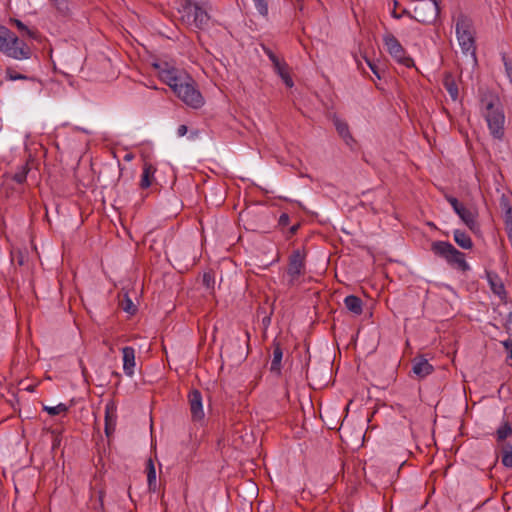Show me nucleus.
<instances>
[{
  "label": "nucleus",
  "mask_w": 512,
  "mask_h": 512,
  "mask_svg": "<svg viewBox=\"0 0 512 512\" xmlns=\"http://www.w3.org/2000/svg\"><path fill=\"white\" fill-rule=\"evenodd\" d=\"M270 59L273 62L274 68L279 76L282 78L287 87L293 86V81L290 78L286 66L281 63L274 55H270Z\"/></svg>",
  "instance_id": "obj_15"
},
{
  "label": "nucleus",
  "mask_w": 512,
  "mask_h": 512,
  "mask_svg": "<svg viewBox=\"0 0 512 512\" xmlns=\"http://www.w3.org/2000/svg\"><path fill=\"white\" fill-rule=\"evenodd\" d=\"M487 277L493 292L501 296L504 293L503 284L500 282L496 275H492L489 273Z\"/></svg>",
  "instance_id": "obj_23"
},
{
  "label": "nucleus",
  "mask_w": 512,
  "mask_h": 512,
  "mask_svg": "<svg viewBox=\"0 0 512 512\" xmlns=\"http://www.w3.org/2000/svg\"><path fill=\"white\" fill-rule=\"evenodd\" d=\"M287 220H288V216H287V215H285V214L281 215V217H280V221H281L282 223H286V222H287Z\"/></svg>",
  "instance_id": "obj_35"
},
{
  "label": "nucleus",
  "mask_w": 512,
  "mask_h": 512,
  "mask_svg": "<svg viewBox=\"0 0 512 512\" xmlns=\"http://www.w3.org/2000/svg\"><path fill=\"white\" fill-rule=\"evenodd\" d=\"M253 2L257 11L262 16H266L268 14V4L266 0H253Z\"/></svg>",
  "instance_id": "obj_28"
},
{
  "label": "nucleus",
  "mask_w": 512,
  "mask_h": 512,
  "mask_svg": "<svg viewBox=\"0 0 512 512\" xmlns=\"http://www.w3.org/2000/svg\"><path fill=\"white\" fill-rule=\"evenodd\" d=\"M146 471H147V482L148 487L151 491H156L157 489V476H156V469L154 466V463L152 459H149L147 461L146 465Z\"/></svg>",
  "instance_id": "obj_18"
},
{
  "label": "nucleus",
  "mask_w": 512,
  "mask_h": 512,
  "mask_svg": "<svg viewBox=\"0 0 512 512\" xmlns=\"http://www.w3.org/2000/svg\"><path fill=\"white\" fill-rule=\"evenodd\" d=\"M502 463L506 467H512V445L505 444L502 450Z\"/></svg>",
  "instance_id": "obj_24"
},
{
  "label": "nucleus",
  "mask_w": 512,
  "mask_h": 512,
  "mask_svg": "<svg viewBox=\"0 0 512 512\" xmlns=\"http://www.w3.org/2000/svg\"><path fill=\"white\" fill-rule=\"evenodd\" d=\"M512 433V428L508 423L502 424L496 432L497 439L499 441L505 440L508 436H510Z\"/></svg>",
  "instance_id": "obj_26"
},
{
  "label": "nucleus",
  "mask_w": 512,
  "mask_h": 512,
  "mask_svg": "<svg viewBox=\"0 0 512 512\" xmlns=\"http://www.w3.org/2000/svg\"><path fill=\"white\" fill-rule=\"evenodd\" d=\"M414 12L419 21L430 22L436 17L437 6L431 2H421L416 5Z\"/></svg>",
  "instance_id": "obj_9"
},
{
  "label": "nucleus",
  "mask_w": 512,
  "mask_h": 512,
  "mask_svg": "<svg viewBox=\"0 0 512 512\" xmlns=\"http://www.w3.org/2000/svg\"><path fill=\"white\" fill-rule=\"evenodd\" d=\"M503 346L509 352V357L512 359V340H506L502 342Z\"/></svg>",
  "instance_id": "obj_31"
},
{
  "label": "nucleus",
  "mask_w": 512,
  "mask_h": 512,
  "mask_svg": "<svg viewBox=\"0 0 512 512\" xmlns=\"http://www.w3.org/2000/svg\"><path fill=\"white\" fill-rule=\"evenodd\" d=\"M6 33V27L0 25V34Z\"/></svg>",
  "instance_id": "obj_36"
},
{
  "label": "nucleus",
  "mask_w": 512,
  "mask_h": 512,
  "mask_svg": "<svg viewBox=\"0 0 512 512\" xmlns=\"http://www.w3.org/2000/svg\"><path fill=\"white\" fill-rule=\"evenodd\" d=\"M454 28L457 43L467 64L474 68L477 65L475 29L473 21L464 14L454 18Z\"/></svg>",
  "instance_id": "obj_2"
},
{
  "label": "nucleus",
  "mask_w": 512,
  "mask_h": 512,
  "mask_svg": "<svg viewBox=\"0 0 512 512\" xmlns=\"http://www.w3.org/2000/svg\"><path fill=\"white\" fill-rule=\"evenodd\" d=\"M160 79L165 82L178 98L187 106L199 109L204 105V98L195 87L194 81L182 70L168 63H155Z\"/></svg>",
  "instance_id": "obj_1"
},
{
  "label": "nucleus",
  "mask_w": 512,
  "mask_h": 512,
  "mask_svg": "<svg viewBox=\"0 0 512 512\" xmlns=\"http://www.w3.org/2000/svg\"><path fill=\"white\" fill-rule=\"evenodd\" d=\"M116 405L113 402H109L105 406V433L110 436L116 426Z\"/></svg>",
  "instance_id": "obj_12"
},
{
  "label": "nucleus",
  "mask_w": 512,
  "mask_h": 512,
  "mask_svg": "<svg viewBox=\"0 0 512 512\" xmlns=\"http://www.w3.org/2000/svg\"><path fill=\"white\" fill-rule=\"evenodd\" d=\"M444 86L447 89L452 100L456 101L458 99V88L451 76L448 75L445 77Z\"/></svg>",
  "instance_id": "obj_22"
},
{
  "label": "nucleus",
  "mask_w": 512,
  "mask_h": 512,
  "mask_svg": "<svg viewBox=\"0 0 512 512\" xmlns=\"http://www.w3.org/2000/svg\"><path fill=\"white\" fill-rule=\"evenodd\" d=\"M125 159H127V160H131V159H132V156H131V155H126V156H125Z\"/></svg>",
  "instance_id": "obj_37"
},
{
  "label": "nucleus",
  "mask_w": 512,
  "mask_h": 512,
  "mask_svg": "<svg viewBox=\"0 0 512 512\" xmlns=\"http://www.w3.org/2000/svg\"><path fill=\"white\" fill-rule=\"evenodd\" d=\"M0 51L17 60L28 59L31 56L29 47L7 28L6 33L0 34Z\"/></svg>",
  "instance_id": "obj_5"
},
{
  "label": "nucleus",
  "mask_w": 512,
  "mask_h": 512,
  "mask_svg": "<svg viewBox=\"0 0 512 512\" xmlns=\"http://www.w3.org/2000/svg\"><path fill=\"white\" fill-rule=\"evenodd\" d=\"M123 354V371L128 377H132L135 373L136 360L135 350L132 347L122 348Z\"/></svg>",
  "instance_id": "obj_11"
},
{
  "label": "nucleus",
  "mask_w": 512,
  "mask_h": 512,
  "mask_svg": "<svg viewBox=\"0 0 512 512\" xmlns=\"http://www.w3.org/2000/svg\"><path fill=\"white\" fill-rule=\"evenodd\" d=\"M383 41L387 52L395 59V61L405 67L413 66V60L406 55L403 47L392 34H385Z\"/></svg>",
  "instance_id": "obj_7"
},
{
  "label": "nucleus",
  "mask_w": 512,
  "mask_h": 512,
  "mask_svg": "<svg viewBox=\"0 0 512 512\" xmlns=\"http://www.w3.org/2000/svg\"><path fill=\"white\" fill-rule=\"evenodd\" d=\"M6 78L11 81H14V80H18V79H26V76L19 74L12 69H8L6 71Z\"/></svg>",
  "instance_id": "obj_30"
},
{
  "label": "nucleus",
  "mask_w": 512,
  "mask_h": 512,
  "mask_svg": "<svg viewBox=\"0 0 512 512\" xmlns=\"http://www.w3.org/2000/svg\"><path fill=\"white\" fill-rule=\"evenodd\" d=\"M303 268V258L300 253L297 252L291 257L288 267V274L291 277V281L296 280L302 274Z\"/></svg>",
  "instance_id": "obj_14"
},
{
  "label": "nucleus",
  "mask_w": 512,
  "mask_h": 512,
  "mask_svg": "<svg viewBox=\"0 0 512 512\" xmlns=\"http://www.w3.org/2000/svg\"><path fill=\"white\" fill-rule=\"evenodd\" d=\"M448 202L453 207L455 213L460 217L462 222L472 231L478 228L476 216L477 212L473 209L465 207L454 197H447Z\"/></svg>",
  "instance_id": "obj_8"
},
{
  "label": "nucleus",
  "mask_w": 512,
  "mask_h": 512,
  "mask_svg": "<svg viewBox=\"0 0 512 512\" xmlns=\"http://www.w3.org/2000/svg\"><path fill=\"white\" fill-rule=\"evenodd\" d=\"M412 371L418 378H424L432 373L433 367L429 364L427 359L417 357L413 360Z\"/></svg>",
  "instance_id": "obj_13"
},
{
  "label": "nucleus",
  "mask_w": 512,
  "mask_h": 512,
  "mask_svg": "<svg viewBox=\"0 0 512 512\" xmlns=\"http://www.w3.org/2000/svg\"><path fill=\"white\" fill-rule=\"evenodd\" d=\"M509 317H510L509 321L512 322V314H510Z\"/></svg>",
  "instance_id": "obj_38"
},
{
  "label": "nucleus",
  "mask_w": 512,
  "mask_h": 512,
  "mask_svg": "<svg viewBox=\"0 0 512 512\" xmlns=\"http://www.w3.org/2000/svg\"><path fill=\"white\" fill-rule=\"evenodd\" d=\"M189 405L191 415L194 421H200L204 418L205 413L203 410L202 404V396L198 390H193L190 392L189 397Z\"/></svg>",
  "instance_id": "obj_10"
},
{
  "label": "nucleus",
  "mask_w": 512,
  "mask_h": 512,
  "mask_svg": "<svg viewBox=\"0 0 512 512\" xmlns=\"http://www.w3.org/2000/svg\"><path fill=\"white\" fill-rule=\"evenodd\" d=\"M333 123H334V126L338 132V134L348 143L350 140H352V136L349 132V127H348V124L338 118V117H334L333 118Z\"/></svg>",
  "instance_id": "obj_17"
},
{
  "label": "nucleus",
  "mask_w": 512,
  "mask_h": 512,
  "mask_svg": "<svg viewBox=\"0 0 512 512\" xmlns=\"http://www.w3.org/2000/svg\"><path fill=\"white\" fill-rule=\"evenodd\" d=\"M25 177H26V171H24L23 173L16 174L15 175V180L18 183H22L25 180Z\"/></svg>",
  "instance_id": "obj_33"
},
{
  "label": "nucleus",
  "mask_w": 512,
  "mask_h": 512,
  "mask_svg": "<svg viewBox=\"0 0 512 512\" xmlns=\"http://www.w3.org/2000/svg\"><path fill=\"white\" fill-rule=\"evenodd\" d=\"M345 307L355 315H359L362 313V301L360 298L349 295L344 299Z\"/></svg>",
  "instance_id": "obj_16"
},
{
  "label": "nucleus",
  "mask_w": 512,
  "mask_h": 512,
  "mask_svg": "<svg viewBox=\"0 0 512 512\" xmlns=\"http://www.w3.org/2000/svg\"><path fill=\"white\" fill-rule=\"evenodd\" d=\"M484 118L487 122L491 135L496 139H502L504 136L505 114L503 108L496 97H489L483 100Z\"/></svg>",
  "instance_id": "obj_3"
},
{
  "label": "nucleus",
  "mask_w": 512,
  "mask_h": 512,
  "mask_svg": "<svg viewBox=\"0 0 512 512\" xmlns=\"http://www.w3.org/2000/svg\"><path fill=\"white\" fill-rule=\"evenodd\" d=\"M181 20L189 27L204 29L208 26L210 17L198 4L183 0L179 7Z\"/></svg>",
  "instance_id": "obj_4"
},
{
  "label": "nucleus",
  "mask_w": 512,
  "mask_h": 512,
  "mask_svg": "<svg viewBox=\"0 0 512 512\" xmlns=\"http://www.w3.org/2000/svg\"><path fill=\"white\" fill-rule=\"evenodd\" d=\"M454 241L463 249H471L473 246L471 238L461 230H455L453 233Z\"/></svg>",
  "instance_id": "obj_19"
},
{
  "label": "nucleus",
  "mask_w": 512,
  "mask_h": 512,
  "mask_svg": "<svg viewBox=\"0 0 512 512\" xmlns=\"http://www.w3.org/2000/svg\"><path fill=\"white\" fill-rule=\"evenodd\" d=\"M431 250L437 256L444 258L451 266L467 271L469 264L465 261L464 254L458 251L451 243L445 241H435L431 245Z\"/></svg>",
  "instance_id": "obj_6"
},
{
  "label": "nucleus",
  "mask_w": 512,
  "mask_h": 512,
  "mask_svg": "<svg viewBox=\"0 0 512 512\" xmlns=\"http://www.w3.org/2000/svg\"><path fill=\"white\" fill-rule=\"evenodd\" d=\"M281 360H282V351L279 347H276L274 350V353H273L271 370L278 371L280 369Z\"/></svg>",
  "instance_id": "obj_27"
},
{
  "label": "nucleus",
  "mask_w": 512,
  "mask_h": 512,
  "mask_svg": "<svg viewBox=\"0 0 512 512\" xmlns=\"http://www.w3.org/2000/svg\"><path fill=\"white\" fill-rule=\"evenodd\" d=\"M121 308L128 314H134L136 312V306L132 300L125 294L123 299L120 300Z\"/></svg>",
  "instance_id": "obj_25"
},
{
  "label": "nucleus",
  "mask_w": 512,
  "mask_h": 512,
  "mask_svg": "<svg viewBox=\"0 0 512 512\" xmlns=\"http://www.w3.org/2000/svg\"><path fill=\"white\" fill-rule=\"evenodd\" d=\"M367 64H368V66L371 68V70L373 71V73H374L378 78H380V75H379V73H378V71H377V69H376L375 64H373V63H372V62H370L369 60H367Z\"/></svg>",
  "instance_id": "obj_34"
},
{
  "label": "nucleus",
  "mask_w": 512,
  "mask_h": 512,
  "mask_svg": "<svg viewBox=\"0 0 512 512\" xmlns=\"http://www.w3.org/2000/svg\"><path fill=\"white\" fill-rule=\"evenodd\" d=\"M43 409L51 416H58V415H66L69 407L64 403H59L54 406L43 405Z\"/></svg>",
  "instance_id": "obj_21"
},
{
  "label": "nucleus",
  "mask_w": 512,
  "mask_h": 512,
  "mask_svg": "<svg viewBox=\"0 0 512 512\" xmlns=\"http://www.w3.org/2000/svg\"><path fill=\"white\" fill-rule=\"evenodd\" d=\"M11 21L16 25V27L18 29L25 32L29 37H32V38L35 37V32L28 29L21 21H19L17 19H12Z\"/></svg>",
  "instance_id": "obj_29"
},
{
  "label": "nucleus",
  "mask_w": 512,
  "mask_h": 512,
  "mask_svg": "<svg viewBox=\"0 0 512 512\" xmlns=\"http://www.w3.org/2000/svg\"><path fill=\"white\" fill-rule=\"evenodd\" d=\"M187 131H188V128H187V126H186V125H180V126L177 128V135H178L179 137H183V136H185V135H186Z\"/></svg>",
  "instance_id": "obj_32"
},
{
  "label": "nucleus",
  "mask_w": 512,
  "mask_h": 512,
  "mask_svg": "<svg viewBox=\"0 0 512 512\" xmlns=\"http://www.w3.org/2000/svg\"><path fill=\"white\" fill-rule=\"evenodd\" d=\"M155 171L151 164L145 163L140 183L142 188H148L151 185Z\"/></svg>",
  "instance_id": "obj_20"
}]
</instances>
